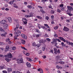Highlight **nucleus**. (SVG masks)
<instances>
[{
	"label": "nucleus",
	"mask_w": 73,
	"mask_h": 73,
	"mask_svg": "<svg viewBox=\"0 0 73 73\" xmlns=\"http://www.w3.org/2000/svg\"><path fill=\"white\" fill-rule=\"evenodd\" d=\"M52 40L53 42H52L51 43L52 44H56V45H57L58 44V43H56V42H57V41H58V42H61V41L59 39H54L53 38L52 39Z\"/></svg>",
	"instance_id": "obj_1"
},
{
	"label": "nucleus",
	"mask_w": 73,
	"mask_h": 73,
	"mask_svg": "<svg viewBox=\"0 0 73 73\" xmlns=\"http://www.w3.org/2000/svg\"><path fill=\"white\" fill-rule=\"evenodd\" d=\"M4 57H5L9 58H12V55L11 53H9L7 54V55H4Z\"/></svg>",
	"instance_id": "obj_2"
},
{
	"label": "nucleus",
	"mask_w": 73,
	"mask_h": 73,
	"mask_svg": "<svg viewBox=\"0 0 73 73\" xmlns=\"http://www.w3.org/2000/svg\"><path fill=\"white\" fill-rule=\"evenodd\" d=\"M18 64H20L21 63H23V58H19L17 59Z\"/></svg>",
	"instance_id": "obj_3"
},
{
	"label": "nucleus",
	"mask_w": 73,
	"mask_h": 73,
	"mask_svg": "<svg viewBox=\"0 0 73 73\" xmlns=\"http://www.w3.org/2000/svg\"><path fill=\"white\" fill-rule=\"evenodd\" d=\"M14 34L15 35V36H14V38H15V39H17V37H19V36H20V34L18 33L16 31L14 32Z\"/></svg>",
	"instance_id": "obj_4"
},
{
	"label": "nucleus",
	"mask_w": 73,
	"mask_h": 73,
	"mask_svg": "<svg viewBox=\"0 0 73 73\" xmlns=\"http://www.w3.org/2000/svg\"><path fill=\"white\" fill-rule=\"evenodd\" d=\"M68 12H69V13H71V11H73V8L72 7L67 6Z\"/></svg>",
	"instance_id": "obj_5"
},
{
	"label": "nucleus",
	"mask_w": 73,
	"mask_h": 73,
	"mask_svg": "<svg viewBox=\"0 0 73 73\" xmlns=\"http://www.w3.org/2000/svg\"><path fill=\"white\" fill-rule=\"evenodd\" d=\"M39 42L40 44L41 43H45V42H46V40L41 39L39 40Z\"/></svg>",
	"instance_id": "obj_6"
},
{
	"label": "nucleus",
	"mask_w": 73,
	"mask_h": 73,
	"mask_svg": "<svg viewBox=\"0 0 73 73\" xmlns=\"http://www.w3.org/2000/svg\"><path fill=\"white\" fill-rule=\"evenodd\" d=\"M63 30L64 31H65L66 32H68L69 30V29L66 27H64L63 28Z\"/></svg>",
	"instance_id": "obj_7"
},
{
	"label": "nucleus",
	"mask_w": 73,
	"mask_h": 73,
	"mask_svg": "<svg viewBox=\"0 0 73 73\" xmlns=\"http://www.w3.org/2000/svg\"><path fill=\"white\" fill-rule=\"evenodd\" d=\"M21 36L22 38L24 39H26V38H27V35H25L24 34H22Z\"/></svg>",
	"instance_id": "obj_8"
},
{
	"label": "nucleus",
	"mask_w": 73,
	"mask_h": 73,
	"mask_svg": "<svg viewBox=\"0 0 73 73\" xmlns=\"http://www.w3.org/2000/svg\"><path fill=\"white\" fill-rule=\"evenodd\" d=\"M6 23H7V21H5V20H3L0 22V23L2 24H5Z\"/></svg>",
	"instance_id": "obj_9"
},
{
	"label": "nucleus",
	"mask_w": 73,
	"mask_h": 73,
	"mask_svg": "<svg viewBox=\"0 0 73 73\" xmlns=\"http://www.w3.org/2000/svg\"><path fill=\"white\" fill-rule=\"evenodd\" d=\"M59 38L61 40H62V41H63L64 42H66V40H65L63 37H59Z\"/></svg>",
	"instance_id": "obj_10"
},
{
	"label": "nucleus",
	"mask_w": 73,
	"mask_h": 73,
	"mask_svg": "<svg viewBox=\"0 0 73 73\" xmlns=\"http://www.w3.org/2000/svg\"><path fill=\"white\" fill-rule=\"evenodd\" d=\"M15 1H16L15 0L11 1L9 2V3L10 4V5H12L13 4V3L15 2Z\"/></svg>",
	"instance_id": "obj_11"
},
{
	"label": "nucleus",
	"mask_w": 73,
	"mask_h": 73,
	"mask_svg": "<svg viewBox=\"0 0 73 73\" xmlns=\"http://www.w3.org/2000/svg\"><path fill=\"white\" fill-rule=\"evenodd\" d=\"M26 65L27 67L28 68H30V67H31V64L29 62H27L26 63Z\"/></svg>",
	"instance_id": "obj_12"
},
{
	"label": "nucleus",
	"mask_w": 73,
	"mask_h": 73,
	"mask_svg": "<svg viewBox=\"0 0 73 73\" xmlns=\"http://www.w3.org/2000/svg\"><path fill=\"white\" fill-rule=\"evenodd\" d=\"M7 35V33H4L2 34L1 35V36H2V37H6V35Z\"/></svg>",
	"instance_id": "obj_13"
},
{
	"label": "nucleus",
	"mask_w": 73,
	"mask_h": 73,
	"mask_svg": "<svg viewBox=\"0 0 73 73\" xmlns=\"http://www.w3.org/2000/svg\"><path fill=\"white\" fill-rule=\"evenodd\" d=\"M7 70L9 73L11 72H12V68H8L7 69Z\"/></svg>",
	"instance_id": "obj_14"
},
{
	"label": "nucleus",
	"mask_w": 73,
	"mask_h": 73,
	"mask_svg": "<svg viewBox=\"0 0 73 73\" xmlns=\"http://www.w3.org/2000/svg\"><path fill=\"white\" fill-rule=\"evenodd\" d=\"M8 27V25L6 24L3 27V28L4 29H7V27Z\"/></svg>",
	"instance_id": "obj_15"
},
{
	"label": "nucleus",
	"mask_w": 73,
	"mask_h": 73,
	"mask_svg": "<svg viewBox=\"0 0 73 73\" xmlns=\"http://www.w3.org/2000/svg\"><path fill=\"white\" fill-rule=\"evenodd\" d=\"M60 57L59 56H57L56 57V59L57 60V61H58L59 60H60Z\"/></svg>",
	"instance_id": "obj_16"
},
{
	"label": "nucleus",
	"mask_w": 73,
	"mask_h": 73,
	"mask_svg": "<svg viewBox=\"0 0 73 73\" xmlns=\"http://www.w3.org/2000/svg\"><path fill=\"white\" fill-rule=\"evenodd\" d=\"M21 42L23 44H25V41L24 39L21 40Z\"/></svg>",
	"instance_id": "obj_17"
},
{
	"label": "nucleus",
	"mask_w": 73,
	"mask_h": 73,
	"mask_svg": "<svg viewBox=\"0 0 73 73\" xmlns=\"http://www.w3.org/2000/svg\"><path fill=\"white\" fill-rule=\"evenodd\" d=\"M9 49V46H7L6 47V50H5V52H7V50H8V49ZM6 49H7V50Z\"/></svg>",
	"instance_id": "obj_18"
},
{
	"label": "nucleus",
	"mask_w": 73,
	"mask_h": 73,
	"mask_svg": "<svg viewBox=\"0 0 73 73\" xmlns=\"http://www.w3.org/2000/svg\"><path fill=\"white\" fill-rule=\"evenodd\" d=\"M44 26H45V27H46L47 28L49 29L50 28V27L48 26V25L47 24H44Z\"/></svg>",
	"instance_id": "obj_19"
},
{
	"label": "nucleus",
	"mask_w": 73,
	"mask_h": 73,
	"mask_svg": "<svg viewBox=\"0 0 73 73\" xmlns=\"http://www.w3.org/2000/svg\"><path fill=\"white\" fill-rule=\"evenodd\" d=\"M5 61H7V62H9V61H10V59H9L7 58H5Z\"/></svg>",
	"instance_id": "obj_20"
},
{
	"label": "nucleus",
	"mask_w": 73,
	"mask_h": 73,
	"mask_svg": "<svg viewBox=\"0 0 73 73\" xmlns=\"http://www.w3.org/2000/svg\"><path fill=\"white\" fill-rule=\"evenodd\" d=\"M36 17L38 18V19H40V20H42V17L40 16H36Z\"/></svg>",
	"instance_id": "obj_21"
},
{
	"label": "nucleus",
	"mask_w": 73,
	"mask_h": 73,
	"mask_svg": "<svg viewBox=\"0 0 73 73\" xmlns=\"http://www.w3.org/2000/svg\"><path fill=\"white\" fill-rule=\"evenodd\" d=\"M8 20L10 23H11L12 22V20H11V17L8 18Z\"/></svg>",
	"instance_id": "obj_22"
},
{
	"label": "nucleus",
	"mask_w": 73,
	"mask_h": 73,
	"mask_svg": "<svg viewBox=\"0 0 73 73\" xmlns=\"http://www.w3.org/2000/svg\"><path fill=\"white\" fill-rule=\"evenodd\" d=\"M27 7L28 8H29L30 9H32V6H31L30 5H28Z\"/></svg>",
	"instance_id": "obj_23"
},
{
	"label": "nucleus",
	"mask_w": 73,
	"mask_h": 73,
	"mask_svg": "<svg viewBox=\"0 0 73 73\" xmlns=\"http://www.w3.org/2000/svg\"><path fill=\"white\" fill-rule=\"evenodd\" d=\"M27 60L30 61H33V59H31L30 58H27Z\"/></svg>",
	"instance_id": "obj_24"
},
{
	"label": "nucleus",
	"mask_w": 73,
	"mask_h": 73,
	"mask_svg": "<svg viewBox=\"0 0 73 73\" xmlns=\"http://www.w3.org/2000/svg\"><path fill=\"white\" fill-rule=\"evenodd\" d=\"M61 45H62V46H65V44H64V42H62L61 43Z\"/></svg>",
	"instance_id": "obj_25"
},
{
	"label": "nucleus",
	"mask_w": 73,
	"mask_h": 73,
	"mask_svg": "<svg viewBox=\"0 0 73 73\" xmlns=\"http://www.w3.org/2000/svg\"><path fill=\"white\" fill-rule=\"evenodd\" d=\"M60 64H62V65H63L65 64V62H64L63 61H60Z\"/></svg>",
	"instance_id": "obj_26"
},
{
	"label": "nucleus",
	"mask_w": 73,
	"mask_h": 73,
	"mask_svg": "<svg viewBox=\"0 0 73 73\" xmlns=\"http://www.w3.org/2000/svg\"><path fill=\"white\" fill-rule=\"evenodd\" d=\"M22 21L23 22V23L24 24H27V21H24L23 20H22Z\"/></svg>",
	"instance_id": "obj_27"
},
{
	"label": "nucleus",
	"mask_w": 73,
	"mask_h": 73,
	"mask_svg": "<svg viewBox=\"0 0 73 73\" xmlns=\"http://www.w3.org/2000/svg\"><path fill=\"white\" fill-rule=\"evenodd\" d=\"M66 43L68 45H70V42L68 41L67 40H66Z\"/></svg>",
	"instance_id": "obj_28"
},
{
	"label": "nucleus",
	"mask_w": 73,
	"mask_h": 73,
	"mask_svg": "<svg viewBox=\"0 0 73 73\" xmlns=\"http://www.w3.org/2000/svg\"><path fill=\"white\" fill-rule=\"evenodd\" d=\"M21 48H22V49H24V50H27V49L25 48L24 47H23V46H21Z\"/></svg>",
	"instance_id": "obj_29"
},
{
	"label": "nucleus",
	"mask_w": 73,
	"mask_h": 73,
	"mask_svg": "<svg viewBox=\"0 0 73 73\" xmlns=\"http://www.w3.org/2000/svg\"><path fill=\"white\" fill-rule=\"evenodd\" d=\"M38 72H40V71H43V70H42V68H40L39 69H38Z\"/></svg>",
	"instance_id": "obj_30"
},
{
	"label": "nucleus",
	"mask_w": 73,
	"mask_h": 73,
	"mask_svg": "<svg viewBox=\"0 0 73 73\" xmlns=\"http://www.w3.org/2000/svg\"><path fill=\"white\" fill-rule=\"evenodd\" d=\"M30 15H29V17H33V14H32V13H30Z\"/></svg>",
	"instance_id": "obj_31"
},
{
	"label": "nucleus",
	"mask_w": 73,
	"mask_h": 73,
	"mask_svg": "<svg viewBox=\"0 0 73 73\" xmlns=\"http://www.w3.org/2000/svg\"><path fill=\"white\" fill-rule=\"evenodd\" d=\"M55 12L53 10H51V14H53V13H54Z\"/></svg>",
	"instance_id": "obj_32"
},
{
	"label": "nucleus",
	"mask_w": 73,
	"mask_h": 73,
	"mask_svg": "<svg viewBox=\"0 0 73 73\" xmlns=\"http://www.w3.org/2000/svg\"><path fill=\"white\" fill-rule=\"evenodd\" d=\"M40 12H42V13H45V11H44L42 10H40Z\"/></svg>",
	"instance_id": "obj_33"
},
{
	"label": "nucleus",
	"mask_w": 73,
	"mask_h": 73,
	"mask_svg": "<svg viewBox=\"0 0 73 73\" xmlns=\"http://www.w3.org/2000/svg\"><path fill=\"white\" fill-rule=\"evenodd\" d=\"M38 53L39 54H40L41 53H42V50H39V51H38Z\"/></svg>",
	"instance_id": "obj_34"
},
{
	"label": "nucleus",
	"mask_w": 73,
	"mask_h": 73,
	"mask_svg": "<svg viewBox=\"0 0 73 73\" xmlns=\"http://www.w3.org/2000/svg\"><path fill=\"white\" fill-rule=\"evenodd\" d=\"M54 29L56 30L58 29V26H56L54 27Z\"/></svg>",
	"instance_id": "obj_35"
},
{
	"label": "nucleus",
	"mask_w": 73,
	"mask_h": 73,
	"mask_svg": "<svg viewBox=\"0 0 73 73\" xmlns=\"http://www.w3.org/2000/svg\"><path fill=\"white\" fill-rule=\"evenodd\" d=\"M36 32H37V33H40V32L39 31V30L38 29H36Z\"/></svg>",
	"instance_id": "obj_36"
},
{
	"label": "nucleus",
	"mask_w": 73,
	"mask_h": 73,
	"mask_svg": "<svg viewBox=\"0 0 73 73\" xmlns=\"http://www.w3.org/2000/svg\"><path fill=\"white\" fill-rule=\"evenodd\" d=\"M30 4L31 5H33V6H35V4H34L33 2H31L30 3Z\"/></svg>",
	"instance_id": "obj_37"
},
{
	"label": "nucleus",
	"mask_w": 73,
	"mask_h": 73,
	"mask_svg": "<svg viewBox=\"0 0 73 73\" xmlns=\"http://www.w3.org/2000/svg\"><path fill=\"white\" fill-rule=\"evenodd\" d=\"M0 45H4V43L3 42H0Z\"/></svg>",
	"instance_id": "obj_38"
},
{
	"label": "nucleus",
	"mask_w": 73,
	"mask_h": 73,
	"mask_svg": "<svg viewBox=\"0 0 73 73\" xmlns=\"http://www.w3.org/2000/svg\"><path fill=\"white\" fill-rule=\"evenodd\" d=\"M6 42H8V41H9L10 40V39H9V38H8V39H7L6 40Z\"/></svg>",
	"instance_id": "obj_39"
},
{
	"label": "nucleus",
	"mask_w": 73,
	"mask_h": 73,
	"mask_svg": "<svg viewBox=\"0 0 73 73\" xmlns=\"http://www.w3.org/2000/svg\"><path fill=\"white\" fill-rule=\"evenodd\" d=\"M45 48L44 47H42V50H43V51H44V50H45Z\"/></svg>",
	"instance_id": "obj_40"
},
{
	"label": "nucleus",
	"mask_w": 73,
	"mask_h": 73,
	"mask_svg": "<svg viewBox=\"0 0 73 73\" xmlns=\"http://www.w3.org/2000/svg\"><path fill=\"white\" fill-rule=\"evenodd\" d=\"M12 50H16V47L15 46L13 47L12 48Z\"/></svg>",
	"instance_id": "obj_41"
},
{
	"label": "nucleus",
	"mask_w": 73,
	"mask_h": 73,
	"mask_svg": "<svg viewBox=\"0 0 73 73\" xmlns=\"http://www.w3.org/2000/svg\"><path fill=\"white\" fill-rule=\"evenodd\" d=\"M4 66H0V69H4Z\"/></svg>",
	"instance_id": "obj_42"
},
{
	"label": "nucleus",
	"mask_w": 73,
	"mask_h": 73,
	"mask_svg": "<svg viewBox=\"0 0 73 73\" xmlns=\"http://www.w3.org/2000/svg\"><path fill=\"white\" fill-rule=\"evenodd\" d=\"M57 11L58 12H59V13L61 12V10L59 9H57Z\"/></svg>",
	"instance_id": "obj_43"
},
{
	"label": "nucleus",
	"mask_w": 73,
	"mask_h": 73,
	"mask_svg": "<svg viewBox=\"0 0 73 73\" xmlns=\"http://www.w3.org/2000/svg\"><path fill=\"white\" fill-rule=\"evenodd\" d=\"M46 40L48 41H50V39L49 38H46Z\"/></svg>",
	"instance_id": "obj_44"
},
{
	"label": "nucleus",
	"mask_w": 73,
	"mask_h": 73,
	"mask_svg": "<svg viewBox=\"0 0 73 73\" xmlns=\"http://www.w3.org/2000/svg\"><path fill=\"white\" fill-rule=\"evenodd\" d=\"M54 37H58V35L56 34H55L54 35Z\"/></svg>",
	"instance_id": "obj_45"
},
{
	"label": "nucleus",
	"mask_w": 73,
	"mask_h": 73,
	"mask_svg": "<svg viewBox=\"0 0 73 73\" xmlns=\"http://www.w3.org/2000/svg\"><path fill=\"white\" fill-rule=\"evenodd\" d=\"M14 20L15 21V22H16L17 23V22L18 21V20L17 19H14Z\"/></svg>",
	"instance_id": "obj_46"
},
{
	"label": "nucleus",
	"mask_w": 73,
	"mask_h": 73,
	"mask_svg": "<svg viewBox=\"0 0 73 73\" xmlns=\"http://www.w3.org/2000/svg\"><path fill=\"white\" fill-rule=\"evenodd\" d=\"M45 19H46V20H49V17L48 16H46V17Z\"/></svg>",
	"instance_id": "obj_47"
},
{
	"label": "nucleus",
	"mask_w": 73,
	"mask_h": 73,
	"mask_svg": "<svg viewBox=\"0 0 73 73\" xmlns=\"http://www.w3.org/2000/svg\"><path fill=\"white\" fill-rule=\"evenodd\" d=\"M67 14L68 15H69L70 16H72V14L69 13H67Z\"/></svg>",
	"instance_id": "obj_48"
},
{
	"label": "nucleus",
	"mask_w": 73,
	"mask_h": 73,
	"mask_svg": "<svg viewBox=\"0 0 73 73\" xmlns=\"http://www.w3.org/2000/svg\"><path fill=\"white\" fill-rule=\"evenodd\" d=\"M30 54L29 53H27L26 54V56H29Z\"/></svg>",
	"instance_id": "obj_49"
},
{
	"label": "nucleus",
	"mask_w": 73,
	"mask_h": 73,
	"mask_svg": "<svg viewBox=\"0 0 73 73\" xmlns=\"http://www.w3.org/2000/svg\"><path fill=\"white\" fill-rule=\"evenodd\" d=\"M36 46L38 48H39V47H40V44H37Z\"/></svg>",
	"instance_id": "obj_50"
},
{
	"label": "nucleus",
	"mask_w": 73,
	"mask_h": 73,
	"mask_svg": "<svg viewBox=\"0 0 73 73\" xmlns=\"http://www.w3.org/2000/svg\"><path fill=\"white\" fill-rule=\"evenodd\" d=\"M23 20H25V21H28V20H27L25 18H23Z\"/></svg>",
	"instance_id": "obj_51"
},
{
	"label": "nucleus",
	"mask_w": 73,
	"mask_h": 73,
	"mask_svg": "<svg viewBox=\"0 0 73 73\" xmlns=\"http://www.w3.org/2000/svg\"><path fill=\"white\" fill-rule=\"evenodd\" d=\"M64 9H65V8L64 7H61V11H64Z\"/></svg>",
	"instance_id": "obj_52"
},
{
	"label": "nucleus",
	"mask_w": 73,
	"mask_h": 73,
	"mask_svg": "<svg viewBox=\"0 0 73 73\" xmlns=\"http://www.w3.org/2000/svg\"><path fill=\"white\" fill-rule=\"evenodd\" d=\"M63 6H64V5H63V4H62L60 5L59 7H63Z\"/></svg>",
	"instance_id": "obj_53"
},
{
	"label": "nucleus",
	"mask_w": 73,
	"mask_h": 73,
	"mask_svg": "<svg viewBox=\"0 0 73 73\" xmlns=\"http://www.w3.org/2000/svg\"><path fill=\"white\" fill-rule=\"evenodd\" d=\"M36 37H40V35H36Z\"/></svg>",
	"instance_id": "obj_54"
},
{
	"label": "nucleus",
	"mask_w": 73,
	"mask_h": 73,
	"mask_svg": "<svg viewBox=\"0 0 73 73\" xmlns=\"http://www.w3.org/2000/svg\"><path fill=\"white\" fill-rule=\"evenodd\" d=\"M3 72L4 73H7V71L6 70H4L3 71Z\"/></svg>",
	"instance_id": "obj_55"
},
{
	"label": "nucleus",
	"mask_w": 73,
	"mask_h": 73,
	"mask_svg": "<svg viewBox=\"0 0 73 73\" xmlns=\"http://www.w3.org/2000/svg\"><path fill=\"white\" fill-rule=\"evenodd\" d=\"M44 36L46 37H48V35H47V34H45L44 35Z\"/></svg>",
	"instance_id": "obj_56"
},
{
	"label": "nucleus",
	"mask_w": 73,
	"mask_h": 73,
	"mask_svg": "<svg viewBox=\"0 0 73 73\" xmlns=\"http://www.w3.org/2000/svg\"><path fill=\"white\" fill-rule=\"evenodd\" d=\"M57 53H60V50L58 49V50L57 51Z\"/></svg>",
	"instance_id": "obj_57"
},
{
	"label": "nucleus",
	"mask_w": 73,
	"mask_h": 73,
	"mask_svg": "<svg viewBox=\"0 0 73 73\" xmlns=\"http://www.w3.org/2000/svg\"><path fill=\"white\" fill-rule=\"evenodd\" d=\"M69 45H72V46H73V43L70 42V43Z\"/></svg>",
	"instance_id": "obj_58"
},
{
	"label": "nucleus",
	"mask_w": 73,
	"mask_h": 73,
	"mask_svg": "<svg viewBox=\"0 0 73 73\" xmlns=\"http://www.w3.org/2000/svg\"><path fill=\"white\" fill-rule=\"evenodd\" d=\"M54 52L56 51H57V48H54Z\"/></svg>",
	"instance_id": "obj_59"
},
{
	"label": "nucleus",
	"mask_w": 73,
	"mask_h": 73,
	"mask_svg": "<svg viewBox=\"0 0 73 73\" xmlns=\"http://www.w3.org/2000/svg\"><path fill=\"white\" fill-rule=\"evenodd\" d=\"M27 2H24V4H25V5H27Z\"/></svg>",
	"instance_id": "obj_60"
},
{
	"label": "nucleus",
	"mask_w": 73,
	"mask_h": 73,
	"mask_svg": "<svg viewBox=\"0 0 73 73\" xmlns=\"http://www.w3.org/2000/svg\"><path fill=\"white\" fill-rule=\"evenodd\" d=\"M29 15H25V17L28 18V17H29Z\"/></svg>",
	"instance_id": "obj_61"
},
{
	"label": "nucleus",
	"mask_w": 73,
	"mask_h": 73,
	"mask_svg": "<svg viewBox=\"0 0 73 73\" xmlns=\"http://www.w3.org/2000/svg\"><path fill=\"white\" fill-rule=\"evenodd\" d=\"M13 7L14 8H19V7L17 6H14Z\"/></svg>",
	"instance_id": "obj_62"
},
{
	"label": "nucleus",
	"mask_w": 73,
	"mask_h": 73,
	"mask_svg": "<svg viewBox=\"0 0 73 73\" xmlns=\"http://www.w3.org/2000/svg\"><path fill=\"white\" fill-rule=\"evenodd\" d=\"M18 29V28H17V27L15 28V29H14V31H17V30Z\"/></svg>",
	"instance_id": "obj_63"
},
{
	"label": "nucleus",
	"mask_w": 73,
	"mask_h": 73,
	"mask_svg": "<svg viewBox=\"0 0 73 73\" xmlns=\"http://www.w3.org/2000/svg\"><path fill=\"white\" fill-rule=\"evenodd\" d=\"M0 57H4V55L0 54Z\"/></svg>",
	"instance_id": "obj_64"
}]
</instances>
